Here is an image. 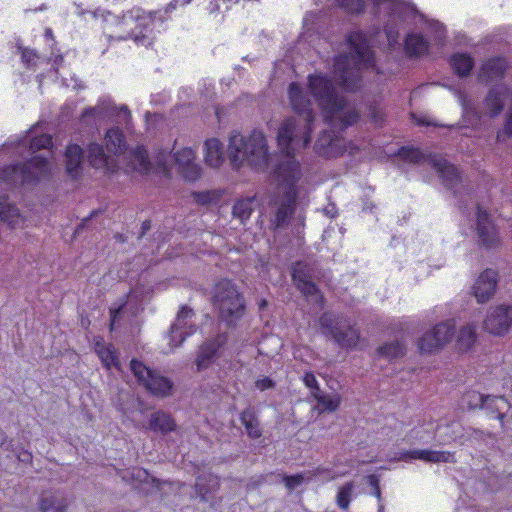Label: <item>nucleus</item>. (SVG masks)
<instances>
[{"mask_svg":"<svg viewBox=\"0 0 512 512\" xmlns=\"http://www.w3.org/2000/svg\"><path fill=\"white\" fill-rule=\"evenodd\" d=\"M449 62L454 72L460 77L469 75L474 66V60L468 53H455L450 57Z\"/></svg>","mask_w":512,"mask_h":512,"instance_id":"obj_33","label":"nucleus"},{"mask_svg":"<svg viewBox=\"0 0 512 512\" xmlns=\"http://www.w3.org/2000/svg\"><path fill=\"white\" fill-rule=\"evenodd\" d=\"M52 145V138L50 135L42 134L36 135V130L32 129L26 135L20 137L17 141L9 142L1 147V150L13 147L14 153L18 156H25L34 153L40 149H47Z\"/></svg>","mask_w":512,"mask_h":512,"instance_id":"obj_13","label":"nucleus"},{"mask_svg":"<svg viewBox=\"0 0 512 512\" xmlns=\"http://www.w3.org/2000/svg\"><path fill=\"white\" fill-rule=\"evenodd\" d=\"M78 14H79L80 16H82V15H84V14H85V11H79V12H78Z\"/></svg>","mask_w":512,"mask_h":512,"instance_id":"obj_60","label":"nucleus"},{"mask_svg":"<svg viewBox=\"0 0 512 512\" xmlns=\"http://www.w3.org/2000/svg\"><path fill=\"white\" fill-rule=\"evenodd\" d=\"M292 277L297 285V288L307 297H311L316 302L322 303V296L316 285L310 280L308 266L304 263L298 262L292 270Z\"/></svg>","mask_w":512,"mask_h":512,"instance_id":"obj_16","label":"nucleus"},{"mask_svg":"<svg viewBox=\"0 0 512 512\" xmlns=\"http://www.w3.org/2000/svg\"><path fill=\"white\" fill-rule=\"evenodd\" d=\"M320 326L323 333L330 335L341 347L352 348L358 343L359 332L346 317L324 313L320 317Z\"/></svg>","mask_w":512,"mask_h":512,"instance_id":"obj_9","label":"nucleus"},{"mask_svg":"<svg viewBox=\"0 0 512 512\" xmlns=\"http://www.w3.org/2000/svg\"><path fill=\"white\" fill-rule=\"evenodd\" d=\"M256 205V199L254 196L245 197L236 201L233 206V216L240 219L242 222L249 219L252 211Z\"/></svg>","mask_w":512,"mask_h":512,"instance_id":"obj_37","label":"nucleus"},{"mask_svg":"<svg viewBox=\"0 0 512 512\" xmlns=\"http://www.w3.org/2000/svg\"><path fill=\"white\" fill-rule=\"evenodd\" d=\"M303 382L310 389L312 397L318 395L321 392L319 383L312 372L305 373Z\"/></svg>","mask_w":512,"mask_h":512,"instance_id":"obj_43","label":"nucleus"},{"mask_svg":"<svg viewBox=\"0 0 512 512\" xmlns=\"http://www.w3.org/2000/svg\"><path fill=\"white\" fill-rule=\"evenodd\" d=\"M512 135V109L507 114L506 123L504 128L497 133V141H503L505 137Z\"/></svg>","mask_w":512,"mask_h":512,"instance_id":"obj_45","label":"nucleus"},{"mask_svg":"<svg viewBox=\"0 0 512 512\" xmlns=\"http://www.w3.org/2000/svg\"><path fill=\"white\" fill-rule=\"evenodd\" d=\"M87 152L88 161L93 167L103 169L108 173H113L117 170L118 163L116 158L113 155L106 154L102 145L90 143Z\"/></svg>","mask_w":512,"mask_h":512,"instance_id":"obj_19","label":"nucleus"},{"mask_svg":"<svg viewBox=\"0 0 512 512\" xmlns=\"http://www.w3.org/2000/svg\"><path fill=\"white\" fill-rule=\"evenodd\" d=\"M212 300L221 318L229 325L234 324L244 314V298L230 280L223 279L215 285Z\"/></svg>","mask_w":512,"mask_h":512,"instance_id":"obj_6","label":"nucleus"},{"mask_svg":"<svg viewBox=\"0 0 512 512\" xmlns=\"http://www.w3.org/2000/svg\"><path fill=\"white\" fill-rule=\"evenodd\" d=\"M0 220L13 229L25 227L27 221L16 205L5 196H0Z\"/></svg>","mask_w":512,"mask_h":512,"instance_id":"obj_22","label":"nucleus"},{"mask_svg":"<svg viewBox=\"0 0 512 512\" xmlns=\"http://www.w3.org/2000/svg\"><path fill=\"white\" fill-rule=\"evenodd\" d=\"M52 173V164L45 157L35 156L25 164L9 165L0 171V188L35 183Z\"/></svg>","mask_w":512,"mask_h":512,"instance_id":"obj_5","label":"nucleus"},{"mask_svg":"<svg viewBox=\"0 0 512 512\" xmlns=\"http://www.w3.org/2000/svg\"><path fill=\"white\" fill-rule=\"evenodd\" d=\"M204 160L205 163L212 168H217L222 165L224 162V149L218 139L211 138L205 141Z\"/></svg>","mask_w":512,"mask_h":512,"instance_id":"obj_25","label":"nucleus"},{"mask_svg":"<svg viewBox=\"0 0 512 512\" xmlns=\"http://www.w3.org/2000/svg\"><path fill=\"white\" fill-rule=\"evenodd\" d=\"M129 166L131 170L139 173H147L153 170V164L148 158L147 151L143 147H137L129 152Z\"/></svg>","mask_w":512,"mask_h":512,"instance_id":"obj_31","label":"nucleus"},{"mask_svg":"<svg viewBox=\"0 0 512 512\" xmlns=\"http://www.w3.org/2000/svg\"><path fill=\"white\" fill-rule=\"evenodd\" d=\"M225 0H212L208 6L209 13L213 14L220 10L221 4H224Z\"/></svg>","mask_w":512,"mask_h":512,"instance_id":"obj_52","label":"nucleus"},{"mask_svg":"<svg viewBox=\"0 0 512 512\" xmlns=\"http://www.w3.org/2000/svg\"><path fill=\"white\" fill-rule=\"evenodd\" d=\"M148 429L166 434L176 429V423L170 414L157 411L151 415Z\"/></svg>","mask_w":512,"mask_h":512,"instance_id":"obj_30","label":"nucleus"},{"mask_svg":"<svg viewBox=\"0 0 512 512\" xmlns=\"http://www.w3.org/2000/svg\"><path fill=\"white\" fill-rule=\"evenodd\" d=\"M477 232L484 246L495 247L499 244L498 232L489 218L488 213L478 206L477 209Z\"/></svg>","mask_w":512,"mask_h":512,"instance_id":"obj_18","label":"nucleus"},{"mask_svg":"<svg viewBox=\"0 0 512 512\" xmlns=\"http://www.w3.org/2000/svg\"><path fill=\"white\" fill-rule=\"evenodd\" d=\"M370 117L375 124H377V125L381 124L384 120L383 110L380 107H376V106L371 107Z\"/></svg>","mask_w":512,"mask_h":512,"instance_id":"obj_47","label":"nucleus"},{"mask_svg":"<svg viewBox=\"0 0 512 512\" xmlns=\"http://www.w3.org/2000/svg\"><path fill=\"white\" fill-rule=\"evenodd\" d=\"M130 367L138 382L143 384L152 394L164 397L171 393L173 384L169 378L153 372L137 360H132Z\"/></svg>","mask_w":512,"mask_h":512,"instance_id":"obj_10","label":"nucleus"},{"mask_svg":"<svg viewBox=\"0 0 512 512\" xmlns=\"http://www.w3.org/2000/svg\"><path fill=\"white\" fill-rule=\"evenodd\" d=\"M93 18H102L107 23H115L117 30L114 33H105L108 38L117 40L133 39L135 43L150 46L153 43V31L158 24H162L165 17L161 11L146 12L139 7H134L123 14L121 20L109 12L97 9L91 12Z\"/></svg>","mask_w":512,"mask_h":512,"instance_id":"obj_2","label":"nucleus"},{"mask_svg":"<svg viewBox=\"0 0 512 512\" xmlns=\"http://www.w3.org/2000/svg\"><path fill=\"white\" fill-rule=\"evenodd\" d=\"M512 327V304H499L490 309L484 329L493 335H504Z\"/></svg>","mask_w":512,"mask_h":512,"instance_id":"obj_12","label":"nucleus"},{"mask_svg":"<svg viewBox=\"0 0 512 512\" xmlns=\"http://www.w3.org/2000/svg\"><path fill=\"white\" fill-rule=\"evenodd\" d=\"M255 385L257 389L264 391L272 388L274 386V382L269 377H263L262 379L257 380Z\"/></svg>","mask_w":512,"mask_h":512,"instance_id":"obj_49","label":"nucleus"},{"mask_svg":"<svg viewBox=\"0 0 512 512\" xmlns=\"http://www.w3.org/2000/svg\"><path fill=\"white\" fill-rule=\"evenodd\" d=\"M507 68V63L503 58H492L486 61L480 71V79L485 82H492L501 78Z\"/></svg>","mask_w":512,"mask_h":512,"instance_id":"obj_29","label":"nucleus"},{"mask_svg":"<svg viewBox=\"0 0 512 512\" xmlns=\"http://www.w3.org/2000/svg\"><path fill=\"white\" fill-rule=\"evenodd\" d=\"M305 480L304 474H295L291 476L284 477V482L286 487L289 490H293L297 488L300 484H302Z\"/></svg>","mask_w":512,"mask_h":512,"instance_id":"obj_46","label":"nucleus"},{"mask_svg":"<svg viewBox=\"0 0 512 512\" xmlns=\"http://www.w3.org/2000/svg\"><path fill=\"white\" fill-rule=\"evenodd\" d=\"M511 91L505 85H498L492 88L484 102L485 109L490 117L497 116L501 113L505 102L510 98Z\"/></svg>","mask_w":512,"mask_h":512,"instance_id":"obj_21","label":"nucleus"},{"mask_svg":"<svg viewBox=\"0 0 512 512\" xmlns=\"http://www.w3.org/2000/svg\"><path fill=\"white\" fill-rule=\"evenodd\" d=\"M260 303V308H263L267 304L266 300H261Z\"/></svg>","mask_w":512,"mask_h":512,"instance_id":"obj_58","label":"nucleus"},{"mask_svg":"<svg viewBox=\"0 0 512 512\" xmlns=\"http://www.w3.org/2000/svg\"><path fill=\"white\" fill-rule=\"evenodd\" d=\"M242 424L245 426L247 434L251 438H258L261 436V431L259 429V423L254 416V413L250 409H246L241 413L240 416Z\"/></svg>","mask_w":512,"mask_h":512,"instance_id":"obj_39","label":"nucleus"},{"mask_svg":"<svg viewBox=\"0 0 512 512\" xmlns=\"http://www.w3.org/2000/svg\"><path fill=\"white\" fill-rule=\"evenodd\" d=\"M172 155L160 151L155 160L156 168L163 174L169 173V160L175 167L177 173L186 181L194 182L200 179L202 168L196 161V151L191 147H178L175 141L172 148Z\"/></svg>","mask_w":512,"mask_h":512,"instance_id":"obj_4","label":"nucleus"},{"mask_svg":"<svg viewBox=\"0 0 512 512\" xmlns=\"http://www.w3.org/2000/svg\"><path fill=\"white\" fill-rule=\"evenodd\" d=\"M105 144L107 150L117 158L125 148V137L118 127H112L105 133Z\"/></svg>","mask_w":512,"mask_h":512,"instance_id":"obj_32","label":"nucleus"},{"mask_svg":"<svg viewBox=\"0 0 512 512\" xmlns=\"http://www.w3.org/2000/svg\"><path fill=\"white\" fill-rule=\"evenodd\" d=\"M404 457L419 459L425 462H453L454 454L447 451H435L428 449H414L407 452Z\"/></svg>","mask_w":512,"mask_h":512,"instance_id":"obj_28","label":"nucleus"},{"mask_svg":"<svg viewBox=\"0 0 512 512\" xmlns=\"http://www.w3.org/2000/svg\"><path fill=\"white\" fill-rule=\"evenodd\" d=\"M476 326L474 324H467L463 326L457 336L458 348L462 351H468L476 342Z\"/></svg>","mask_w":512,"mask_h":512,"instance_id":"obj_36","label":"nucleus"},{"mask_svg":"<svg viewBox=\"0 0 512 512\" xmlns=\"http://www.w3.org/2000/svg\"><path fill=\"white\" fill-rule=\"evenodd\" d=\"M191 2V0H173L167 7L165 13L168 12V10L175 9L178 6H185L188 5Z\"/></svg>","mask_w":512,"mask_h":512,"instance_id":"obj_53","label":"nucleus"},{"mask_svg":"<svg viewBox=\"0 0 512 512\" xmlns=\"http://www.w3.org/2000/svg\"><path fill=\"white\" fill-rule=\"evenodd\" d=\"M317 401L315 410L319 413L334 412L341 403V397L338 394L324 395L322 391L313 397Z\"/></svg>","mask_w":512,"mask_h":512,"instance_id":"obj_35","label":"nucleus"},{"mask_svg":"<svg viewBox=\"0 0 512 512\" xmlns=\"http://www.w3.org/2000/svg\"><path fill=\"white\" fill-rule=\"evenodd\" d=\"M430 42L428 38L418 32H411L405 39V51L409 56L420 57L429 51Z\"/></svg>","mask_w":512,"mask_h":512,"instance_id":"obj_26","label":"nucleus"},{"mask_svg":"<svg viewBox=\"0 0 512 512\" xmlns=\"http://www.w3.org/2000/svg\"><path fill=\"white\" fill-rule=\"evenodd\" d=\"M485 410H486L488 413L496 414V416H495V417H496L497 419H499V420L501 421V425H502V426H504L503 419H504V417H505V413H504V411H505V410H503V411H502V413H503V417H502V418H500V417H499V412L496 410V404H495V402H492V403H491V407H490V409H485Z\"/></svg>","mask_w":512,"mask_h":512,"instance_id":"obj_54","label":"nucleus"},{"mask_svg":"<svg viewBox=\"0 0 512 512\" xmlns=\"http://www.w3.org/2000/svg\"><path fill=\"white\" fill-rule=\"evenodd\" d=\"M122 478L126 481H132L135 483H147L149 480L155 482V479L151 477L145 469L138 467H135L131 471L123 474Z\"/></svg>","mask_w":512,"mask_h":512,"instance_id":"obj_42","label":"nucleus"},{"mask_svg":"<svg viewBox=\"0 0 512 512\" xmlns=\"http://www.w3.org/2000/svg\"><path fill=\"white\" fill-rule=\"evenodd\" d=\"M228 157L234 168L245 164L264 168L270 159L265 135L259 130H253L248 136L233 133L229 139Z\"/></svg>","mask_w":512,"mask_h":512,"instance_id":"obj_3","label":"nucleus"},{"mask_svg":"<svg viewBox=\"0 0 512 512\" xmlns=\"http://www.w3.org/2000/svg\"><path fill=\"white\" fill-rule=\"evenodd\" d=\"M67 507V497L61 491L44 492L39 503L41 512H66Z\"/></svg>","mask_w":512,"mask_h":512,"instance_id":"obj_24","label":"nucleus"},{"mask_svg":"<svg viewBox=\"0 0 512 512\" xmlns=\"http://www.w3.org/2000/svg\"><path fill=\"white\" fill-rule=\"evenodd\" d=\"M225 342L226 336L218 335L213 341L207 342L201 346L196 361L199 371L207 368L212 363L214 358L218 356L219 350Z\"/></svg>","mask_w":512,"mask_h":512,"instance_id":"obj_23","label":"nucleus"},{"mask_svg":"<svg viewBox=\"0 0 512 512\" xmlns=\"http://www.w3.org/2000/svg\"><path fill=\"white\" fill-rule=\"evenodd\" d=\"M192 316L193 311L186 306L182 307L177 314L168 335L171 349L179 347L187 337L195 333V326L191 322Z\"/></svg>","mask_w":512,"mask_h":512,"instance_id":"obj_14","label":"nucleus"},{"mask_svg":"<svg viewBox=\"0 0 512 512\" xmlns=\"http://www.w3.org/2000/svg\"><path fill=\"white\" fill-rule=\"evenodd\" d=\"M21 59L27 67L32 68L36 66L40 57L34 50L25 48L21 52Z\"/></svg>","mask_w":512,"mask_h":512,"instance_id":"obj_44","label":"nucleus"},{"mask_svg":"<svg viewBox=\"0 0 512 512\" xmlns=\"http://www.w3.org/2000/svg\"><path fill=\"white\" fill-rule=\"evenodd\" d=\"M455 325L452 320L437 324L431 331L425 333L419 340V349L431 353L448 343L454 334Z\"/></svg>","mask_w":512,"mask_h":512,"instance_id":"obj_11","label":"nucleus"},{"mask_svg":"<svg viewBox=\"0 0 512 512\" xmlns=\"http://www.w3.org/2000/svg\"><path fill=\"white\" fill-rule=\"evenodd\" d=\"M17 458L20 462L28 463L31 461L32 455L28 451H22L17 455Z\"/></svg>","mask_w":512,"mask_h":512,"instance_id":"obj_55","label":"nucleus"},{"mask_svg":"<svg viewBox=\"0 0 512 512\" xmlns=\"http://www.w3.org/2000/svg\"><path fill=\"white\" fill-rule=\"evenodd\" d=\"M397 155L406 162L414 164L429 163L438 172L445 185L457 193L456 186L461 177L455 166L439 155L426 154L416 148L402 147Z\"/></svg>","mask_w":512,"mask_h":512,"instance_id":"obj_7","label":"nucleus"},{"mask_svg":"<svg viewBox=\"0 0 512 512\" xmlns=\"http://www.w3.org/2000/svg\"><path fill=\"white\" fill-rule=\"evenodd\" d=\"M297 220L299 222V225L303 227L304 226V222H305V217L303 215H299L297 217Z\"/></svg>","mask_w":512,"mask_h":512,"instance_id":"obj_56","label":"nucleus"},{"mask_svg":"<svg viewBox=\"0 0 512 512\" xmlns=\"http://www.w3.org/2000/svg\"><path fill=\"white\" fill-rule=\"evenodd\" d=\"M125 309H126V307L120 306L117 309H111L110 310V314H111V323H110L111 330H113L116 327L118 318L121 316V314L124 312Z\"/></svg>","mask_w":512,"mask_h":512,"instance_id":"obj_48","label":"nucleus"},{"mask_svg":"<svg viewBox=\"0 0 512 512\" xmlns=\"http://www.w3.org/2000/svg\"><path fill=\"white\" fill-rule=\"evenodd\" d=\"M214 199V193L212 192H205V193H198L196 195V201L201 204H207L213 201Z\"/></svg>","mask_w":512,"mask_h":512,"instance_id":"obj_51","label":"nucleus"},{"mask_svg":"<svg viewBox=\"0 0 512 512\" xmlns=\"http://www.w3.org/2000/svg\"><path fill=\"white\" fill-rule=\"evenodd\" d=\"M154 483H156V486H157L158 488H160V490H163V487H160V482H159V481H156V480H155V482H154Z\"/></svg>","mask_w":512,"mask_h":512,"instance_id":"obj_59","label":"nucleus"},{"mask_svg":"<svg viewBox=\"0 0 512 512\" xmlns=\"http://www.w3.org/2000/svg\"><path fill=\"white\" fill-rule=\"evenodd\" d=\"M495 402L499 417H503V410H509V402L502 396L483 395L477 391H469L462 397V405L469 409H490L491 403Z\"/></svg>","mask_w":512,"mask_h":512,"instance_id":"obj_15","label":"nucleus"},{"mask_svg":"<svg viewBox=\"0 0 512 512\" xmlns=\"http://www.w3.org/2000/svg\"><path fill=\"white\" fill-rule=\"evenodd\" d=\"M66 172L72 178H77L82 171L83 150L79 145L71 144L65 152Z\"/></svg>","mask_w":512,"mask_h":512,"instance_id":"obj_27","label":"nucleus"},{"mask_svg":"<svg viewBox=\"0 0 512 512\" xmlns=\"http://www.w3.org/2000/svg\"><path fill=\"white\" fill-rule=\"evenodd\" d=\"M367 480H368V483L372 486L373 488V495L376 496L377 498H380V488H379V479L376 475H369L367 477Z\"/></svg>","mask_w":512,"mask_h":512,"instance_id":"obj_50","label":"nucleus"},{"mask_svg":"<svg viewBox=\"0 0 512 512\" xmlns=\"http://www.w3.org/2000/svg\"><path fill=\"white\" fill-rule=\"evenodd\" d=\"M456 96L458 101L461 103L463 110V121L466 123L464 126L467 127L468 124L471 126H475L480 122V115L474 109L470 101H467L464 94L460 91H456Z\"/></svg>","mask_w":512,"mask_h":512,"instance_id":"obj_38","label":"nucleus"},{"mask_svg":"<svg viewBox=\"0 0 512 512\" xmlns=\"http://www.w3.org/2000/svg\"><path fill=\"white\" fill-rule=\"evenodd\" d=\"M196 492L201 499L207 501L208 494L216 491L219 487V479L217 476L209 474L207 476H200L196 481Z\"/></svg>","mask_w":512,"mask_h":512,"instance_id":"obj_34","label":"nucleus"},{"mask_svg":"<svg viewBox=\"0 0 512 512\" xmlns=\"http://www.w3.org/2000/svg\"><path fill=\"white\" fill-rule=\"evenodd\" d=\"M404 353H405V348L398 341L392 342V343H387L378 349L379 356L386 358L388 360L402 357L404 355Z\"/></svg>","mask_w":512,"mask_h":512,"instance_id":"obj_40","label":"nucleus"},{"mask_svg":"<svg viewBox=\"0 0 512 512\" xmlns=\"http://www.w3.org/2000/svg\"><path fill=\"white\" fill-rule=\"evenodd\" d=\"M81 120L95 126L107 122L128 126L131 113L126 105L117 106L110 97L104 96L94 107H88L82 111Z\"/></svg>","mask_w":512,"mask_h":512,"instance_id":"obj_8","label":"nucleus"},{"mask_svg":"<svg viewBox=\"0 0 512 512\" xmlns=\"http://www.w3.org/2000/svg\"><path fill=\"white\" fill-rule=\"evenodd\" d=\"M496 286L497 272L493 269L483 271L473 285V293L477 302H487L495 293Z\"/></svg>","mask_w":512,"mask_h":512,"instance_id":"obj_17","label":"nucleus"},{"mask_svg":"<svg viewBox=\"0 0 512 512\" xmlns=\"http://www.w3.org/2000/svg\"><path fill=\"white\" fill-rule=\"evenodd\" d=\"M45 35L47 37L51 36L52 35V31L50 29H47L46 32H45Z\"/></svg>","mask_w":512,"mask_h":512,"instance_id":"obj_57","label":"nucleus"},{"mask_svg":"<svg viewBox=\"0 0 512 512\" xmlns=\"http://www.w3.org/2000/svg\"><path fill=\"white\" fill-rule=\"evenodd\" d=\"M349 54L339 55L334 61L333 80L323 73L310 74L306 88L299 83L289 85L288 96L292 109L301 119H285L277 133V143L283 159L275 169L278 186L267 194L264 203L274 213L273 224L285 226L295 211L298 196L297 182L301 178V168L294 153L304 149L311 140L314 129L315 102L321 109L325 122L331 131H323L316 143L315 151L325 158L338 157L345 152L353 153L355 147L336 132L342 131L359 120V112L345 96L337 91V86L345 91H354L361 86L362 76L368 70H376L371 39L362 31H353L347 37Z\"/></svg>","mask_w":512,"mask_h":512,"instance_id":"obj_1","label":"nucleus"},{"mask_svg":"<svg viewBox=\"0 0 512 512\" xmlns=\"http://www.w3.org/2000/svg\"><path fill=\"white\" fill-rule=\"evenodd\" d=\"M354 488V482H347L346 484L339 488L336 496V503L341 509H348L351 499L353 497Z\"/></svg>","mask_w":512,"mask_h":512,"instance_id":"obj_41","label":"nucleus"},{"mask_svg":"<svg viewBox=\"0 0 512 512\" xmlns=\"http://www.w3.org/2000/svg\"><path fill=\"white\" fill-rule=\"evenodd\" d=\"M93 346L102 365L108 371L112 369L121 370L117 350L111 343L105 342L101 337H95L93 339Z\"/></svg>","mask_w":512,"mask_h":512,"instance_id":"obj_20","label":"nucleus"}]
</instances>
